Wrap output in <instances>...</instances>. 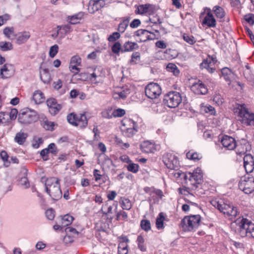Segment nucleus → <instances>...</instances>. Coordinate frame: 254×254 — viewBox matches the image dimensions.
Segmentation results:
<instances>
[{
  "label": "nucleus",
  "instance_id": "49",
  "mask_svg": "<svg viewBox=\"0 0 254 254\" xmlns=\"http://www.w3.org/2000/svg\"><path fill=\"white\" fill-rule=\"evenodd\" d=\"M3 34L7 38H10V35H14V28L13 27H5L3 31Z\"/></svg>",
  "mask_w": 254,
  "mask_h": 254
},
{
  "label": "nucleus",
  "instance_id": "57",
  "mask_svg": "<svg viewBox=\"0 0 254 254\" xmlns=\"http://www.w3.org/2000/svg\"><path fill=\"white\" fill-rule=\"evenodd\" d=\"M140 59V54L139 52H134L131 55V59L130 60V62L134 63L136 64V61H139Z\"/></svg>",
  "mask_w": 254,
  "mask_h": 254
},
{
  "label": "nucleus",
  "instance_id": "58",
  "mask_svg": "<svg viewBox=\"0 0 254 254\" xmlns=\"http://www.w3.org/2000/svg\"><path fill=\"white\" fill-rule=\"evenodd\" d=\"M244 166L247 173H251L254 169V162L251 163H249V164H244Z\"/></svg>",
  "mask_w": 254,
  "mask_h": 254
},
{
  "label": "nucleus",
  "instance_id": "12",
  "mask_svg": "<svg viewBox=\"0 0 254 254\" xmlns=\"http://www.w3.org/2000/svg\"><path fill=\"white\" fill-rule=\"evenodd\" d=\"M188 179L190 182V185L197 187L196 185L201 183L203 178V174L201 170L197 168L192 173H188Z\"/></svg>",
  "mask_w": 254,
  "mask_h": 254
},
{
  "label": "nucleus",
  "instance_id": "63",
  "mask_svg": "<svg viewBox=\"0 0 254 254\" xmlns=\"http://www.w3.org/2000/svg\"><path fill=\"white\" fill-rule=\"evenodd\" d=\"M101 114L102 117L104 118L111 119L113 117V112L111 113V111L110 110H104Z\"/></svg>",
  "mask_w": 254,
  "mask_h": 254
},
{
  "label": "nucleus",
  "instance_id": "41",
  "mask_svg": "<svg viewBox=\"0 0 254 254\" xmlns=\"http://www.w3.org/2000/svg\"><path fill=\"white\" fill-rule=\"evenodd\" d=\"M82 16V13H79L78 14L70 16V17L69 18L70 20V23L71 24H75L78 23V20L81 19Z\"/></svg>",
  "mask_w": 254,
  "mask_h": 254
},
{
  "label": "nucleus",
  "instance_id": "40",
  "mask_svg": "<svg viewBox=\"0 0 254 254\" xmlns=\"http://www.w3.org/2000/svg\"><path fill=\"white\" fill-rule=\"evenodd\" d=\"M183 39L190 45H193L196 42V40L193 36L186 33L183 35Z\"/></svg>",
  "mask_w": 254,
  "mask_h": 254
},
{
  "label": "nucleus",
  "instance_id": "47",
  "mask_svg": "<svg viewBox=\"0 0 254 254\" xmlns=\"http://www.w3.org/2000/svg\"><path fill=\"white\" fill-rule=\"evenodd\" d=\"M61 109L62 106L60 104L56 103L55 105H53V106L49 109V112L52 115H55L60 111Z\"/></svg>",
  "mask_w": 254,
  "mask_h": 254
},
{
  "label": "nucleus",
  "instance_id": "45",
  "mask_svg": "<svg viewBox=\"0 0 254 254\" xmlns=\"http://www.w3.org/2000/svg\"><path fill=\"white\" fill-rule=\"evenodd\" d=\"M187 158L190 160L197 161L200 159L199 154L196 152H192L191 151L188 152L186 154Z\"/></svg>",
  "mask_w": 254,
  "mask_h": 254
},
{
  "label": "nucleus",
  "instance_id": "56",
  "mask_svg": "<svg viewBox=\"0 0 254 254\" xmlns=\"http://www.w3.org/2000/svg\"><path fill=\"white\" fill-rule=\"evenodd\" d=\"M245 20L251 25L254 24V14L250 13L244 16Z\"/></svg>",
  "mask_w": 254,
  "mask_h": 254
},
{
  "label": "nucleus",
  "instance_id": "13",
  "mask_svg": "<svg viewBox=\"0 0 254 254\" xmlns=\"http://www.w3.org/2000/svg\"><path fill=\"white\" fill-rule=\"evenodd\" d=\"M221 142L223 147L228 150H233L236 147V140L233 137L228 135L223 136Z\"/></svg>",
  "mask_w": 254,
  "mask_h": 254
},
{
  "label": "nucleus",
  "instance_id": "38",
  "mask_svg": "<svg viewBox=\"0 0 254 254\" xmlns=\"http://www.w3.org/2000/svg\"><path fill=\"white\" fill-rule=\"evenodd\" d=\"M128 253L127 245L124 243H121L118 246V254H127Z\"/></svg>",
  "mask_w": 254,
  "mask_h": 254
},
{
  "label": "nucleus",
  "instance_id": "9",
  "mask_svg": "<svg viewBox=\"0 0 254 254\" xmlns=\"http://www.w3.org/2000/svg\"><path fill=\"white\" fill-rule=\"evenodd\" d=\"M163 162L166 167L171 170L177 171L180 167L178 158L172 153H166L163 157Z\"/></svg>",
  "mask_w": 254,
  "mask_h": 254
},
{
  "label": "nucleus",
  "instance_id": "36",
  "mask_svg": "<svg viewBox=\"0 0 254 254\" xmlns=\"http://www.w3.org/2000/svg\"><path fill=\"white\" fill-rule=\"evenodd\" d=\"M140 227L141 229L146 232L149 231L151 229L150 222L148 220H142L140 222Z\"/></svg>",
  "mask_w": 254,
  "mask_h": 254
},
{
  "label": "nucleus",
  "instance_id": "16",
  "mask_svg": "<svg viewBox=\"0 0 254 254\" xmlns=\"http://www.w3.org/2000/svg\"><path fill=\"white\" fill-rule=\"evenodd\" d=\"M105 5L104 0H90L89 3L88 9L91 11V13L98 11L102 8Z\"/></svg>",
  "mask_w": 254,
  "mask_h": 254
},
{
  "label": "nucleus",
  "instance_id": "5",
  "mask_svg": "<svg viewBox=\"0 0 254 254\" xmlns=\"http://www.w3.org/2000/svg\"><path fill=\"white\" fill-rule=\"evenodd\" d=\"M38 119L37 112L29 108L21 110L18 116L19 123L23 125L30 124Z\"/></svg>",
  "mask_w": 254,
  "mask_h": 254
},
{
  "label": "nucleus",
  "instance_id": "51",
  "mask_svg": "<svg viewBox=\"0 0 254 254\" xmlns=\"http://www.w3.org/2000/svg\"><path fill=\"white\" fill-rule=\"evenodd\" d=\"M125 114V110L121 108L116 109L113 112L114 117H123Z\"/></svg>",
  "mask_w": 254,
  "mask_h": 254
},
{
  "label": "nucleus",
  "instance_id": "35",
  "mask_svg": "<svg viewBox=\"0 0 254 254\" xmlns=\"http://www.w3.org/2000/svg\"><path fill=\"white\" fill-rule=\"evenodd\" d=\"M150 4H145L140 5L138 7V13L143 14L148 12V9L152 7Z\"/></svg>",
  "mask_w": 254,
  "mask_h": 254
},
{
  "label": "nucleus",
  "instance_id": "31",
  "mask_svg": "<svg viewBox=\"0 0 254 254\" xmlns=\"http://www.w3.org/2000/svg\"><path fill=\"white\" fill-rule=\"evenodd\" d=\"M129 18L124 19L119 25L118 30L120 33H124L128 26Z\"/></svg>",
  "mask_w": 254,
  "mask_h": 254
},
{
  "label": "nucleus",
  "instance_id": "53",
  "mask_svg": "<svg viewBox=\"0 0 254 254\" xmlns=\"http://www.w3.org/2000/svg\"><path fill=\"white\" fill-rule=\"evenodd\" d=\"M244 75L247 80L251 81L254 79V75L251 69H245L244 71Z\"/></svg>",
  "mask_w": 254,
  "mask_h": 254
},
{
  "label": "nucleus",
  "instance_id": "43",
  "mask_svg": "<svg viewBox=\"0 0 254 254\" xmlns=\"http://www.w3.org/2000/svg\"><path fill=\"white\" fill-rule=\"evenodd\" d=\"M157 39L155 34L151 32V33L148 34V35L145 36L144 37L139 38V42H145L148 40H153Z\"/></svg>",
  "mask_w": 254,
  "mask_h": 254
},
{
  "label": "nucleus",
  "instance_id": "19",
  "mask_svg": "<svg viewBox=\"0 0 254 254\" xmlns=\"http://www.w3.org/2000/svg\"><path fill=\"white\" fill-rule=\"evenodd\" d=\"M15 36L16 37V43L21 45L27 41L30 37V34L28 31H23L18 33Z\"/></svg>",
  "mask_w": 254,
  "mask_h": 254
},
{
  "label": "nucleus",
  "instance_id": "20",
  "mask_svg": "<svg viewBox=\"0 0 254 254\" xmlns=\"http://www.w3.org/2000/svg\"><path fill=\"white\" fill-rule=\"evenodd\" d=\"M138 48L139 46L136 43L128 41L126 42L122 46V53L132 51Z\"/></svg>",
  "mask_w": 254,
  "mask_h": 254
},
{
  "label": "nucleus",
  "instance_id": "60",
  "mask_svg": "<svg viewBox=\"0 0 254 254\" xmlns=\"http://www.w3.org/2000/svg\"><path fill=\"white\" fill-rule=\"evenodd\" d=\"M121 35L120 32H114L112 35H111L109 38L108 40L110 42H114L116 41L117 39H119Z\"/></svg>",
  "mask_w": 254,
  "mask_h": 254
},
{
  "label": "nucleus",
  "instance_id": "50",
  "mask_svg": "<svg viewBox=\"0 0 254 254\" xmlns=\"http://www.w3.org/2000/svg\"><path fill=\"white\" fill-rule=\"evenodd\" d=\"M0 156L4 162V165L7 167L9 165L10 162L8 161V155L7 152L4 150L1 151L0 153Z\"/></svg>",
  "mask_w": 254,
  "mask_h": 254
},
{
  "label": "nucleus",
  "instance_id": "10",
  "mask_svg": "<svg viewBox=\"0 0 254 254\" xmlns=\"http://www.w3.org/2000/svg\"><path fill=\"white\" fill-rule=\"evenodd\" d=\"M239 110V116L243 118V122L247 125L254 127V114L250 113L245 104L240 105Z\"/></svg>",
  "mask_w": 254,
  "mask_h": 254
},
{
  "label": "nucleus",
  "instance_id": "3",
  "mask_svg": "<svg viewBox=\"0 0 254 254\" xmlns=\"http://www.w3.org/2000/svg\"><path fill=\"white\" fill-rule=\"evenodd\" d=\"M250 220L246 218L239 217L231 224V228L237 235L242 237L248 236Z\"/></svg>",
  "mask_w": 254,
  "mask_h": 254
},
{
  "label": "nucleus",
  "instance_id": "2",
  "mask_svg": "<svg viewBox=\"0 0 254 254\" xmlns=\"http://www.w3.org/2000/svg\"><path fill=\"white\" fill-rule=\"evenodd\" d=\"M200 221L199 215L186 216L181 220L180 225L184 231H192L198 227Z\"/></svg>",
  "mask_w": 254,
  "mask_h": 254
},
{
  "label": "nucleus",
  "instance_id": "14",
  "mask_svg": "<svg viewBox=\"0 0 254 254\" xmlns=\"http://www.w3.org/2000/svg\"><path fill=\"white\" fill-rule=\"evenodd\" d=\"M202 24L203 25H206L208 27H215L216 26V21L210 9H208V11L202 20Z\"/></svg>",
  "mask_w": 254,
  "mask_h": 254
},
{
  "label": "nucleus",
  "instance_id": "30",
  "mask_svg": "<svg viewBox=\"0 0 254 254\" xmlns=\"http://www.w3.org/2000/svg\"><path fill=\"white\" fill-rule=\"evenodd\" d=\"M167 70L172 72L175 76H178L180 73V70L176 64L173 63H169L166 67Z\"/></svg>",
  "mask_w": 254,
  "mask_h": 254
},
{
  "label": "nucleus",
  "instance_id": "22",
  "mask_svg": "<svg viewBox=\"0 0 254 254\" xmlns=\"http://www.w3.org/2000/svg\"><path fill=\"white\" fill-rule=\"evenodd\" d=\"M98 161L99 163H101L102 165L107 167H110L113 163L112 160L104 153H101L99 155Z\"/></svg>",
  "mask_w": 254,
  "mask_h": 254
},
{
  "label": "nucleus",
  "instance_id": "39",
  "mask_svg": "<svg viewBox=\"0 0 254 254\" xmlns=\"http://www.w3.org/2000/svg\"><path fill=\"white\" fill-rule=\"evenodd\" d=\"M0 48L3 51H6L12 49V45L8 42H0Z\"/></svg>",
  "mask_w": 254,
  "mask_h": 254
},
{
  "label": "nucleus",
  "instance_id": "15",
  "mask_svg": "<svg viewBox=\"0 0 254 254\" xmlns=\"http://www.w3.org/2000/svg\"><path fill=\"white\" fill-rule=\"evenodd\" d=\"M191 90L196 94L205 95L208 92L207 87L200 80L193 84L191 86Z\"/></svg>",
  "mask_w": 254,
  "mask_h": 254
},
{
  "label": "nucleus",
  "instance_id": "48",
  "mask_svg": "<svg viewBox=\"0 0 254 254\" xmlns=\"http://www.w3.org/2000/svg\"><path fill=\"white\" fill-rule=\"evenodd\" d=\"M100 76L94 72L90 74V80L92 83L97 84L101 81Z\"/></svg>",
  "mask_w": 254,
  "mask_h": 254
},
{
  "label": "nucleus",
  "instance_id": "64",
  "mask_svg": "<svg viewBox=\"0 0 254 254\" xmlns=\"http://www.w3.org/2000/svg\"><path fill=\"white\" fill-rule=\"evenodd\" d=\"M249 228V233L248 235L254 238V223H252L250 220Z\"/></svg>",
  "mask_w": 254,
  "mask_h": 254
},
{
  "label": "nucleus",
  "instance_id": "27",
  "mask_svg": "<svg viewBox=\"0 0 254 254\" xmlns=\"http://www.w3.org/2000/svg\"><path fill=\"white\" fill-rule=\"evenodd\" d=\"M11 65L5 64L2 66V67L0 70V76L2 78H7L11 76L9 73L10 69L9 67H11Z\"/></svg>",
  "mask_w": 254,
  "mask_h": 254
},
{
  "label": "nucleus",
  "instance_id": "46",
  "mask_svg": "<svg viewBox=\"0 0 254 254\" xmlns=\"http://www.w3.org/2000/svg\"><path fill=\"white\" fill-rule=\"evenodd\" d=\"M201 110L206 113L209 114L210 115H215V114L214 108L210 105L201 107Z\"/></svg>",
  "mask_w": 254,
  "mask_h": 254
},
{
  "label": "nucleus",
  "instance_id": "28",
  "mask_svg": "<svg viewBox=\"0 0 254 254\" xmlns=\"http://www.w3.org/2000/svg\"><path fill=\"white\" fill-rule=\"evenodd\" d=\"M200 68L201 69L205 68L210 73H213L215 70V68L210 65V61L208 60L207 58L204 59L200 64Z\"/></svg>",
  "mask_w": 254,
  "mask_h": 254
},
{
  "label": "nucleus",
  "instance_id": "1",
  "mask_svg": "<svg viewBox=\"0 0 254 254\" xmlns=\"http://www.w3.org/2000/svg\"><path fill=\"white\" fill-rule=\"evenodd\" d=\"M46 192L53 200H58L62 196L60 188V180L58 178L48 179L45 184Z\"/></svg>",
  "mask_w": 254,
  "mask_h": 254
},
{
  "label": "nucleus",
  "instance_id": "59",
  "mask_svg": "<svg viewBox=\"0 0 254 254\" xmlns=\"http://www.w3.org/2000/svg\"><path fill=\"white\" fill-rule=\"evenodd\" d=\"M81 62V59L78 56H74L71 58L70 64L79 65Z\"/></svg>",
  "mask_w": 254,
  "mask_h": 254
},
{
  "label": "nucleus",
  "instance_id": "62",
  "mask_svg": "<svg viewBox=\"0 0 254 254\" xmlns=\"http://www.w3.org/2000/svg\"><path fill=\"white\" fill-rule=\"evenodd\" d=\"M45 214L47 218L49 220H52L55 217V212L52 208L48 209L46 211Z\"/></svg>",
  "mask_w": 254,
  "mask_h": 254
},
{
  "label": "nucleus",
  "instance_id": "4",
  "mask_svg": "<svg viewBox=\"0 0 254 254\" xmlns=\"http://www.w3.org/2000/svg\"><path fill=\"white\" fill-rule=\"evenodd\" d=\"M211 203L221 212L228 216L235 217L237 215V208L230 203H225L223 200H212Z\"/></svg>",
  "mask_w": 254,
  "mask_h": 254
},
{
  "label": "nucleus",
  "instance_id": "61",
  "mask_svg": "<svg viewBox=\"0 0 254 254\" xmlns=\"http://www.w3.org/2000/svg\"><path fill=\"white\" fill-rule=\"evenodd\" d=\"M249 163H254V160L251 154H248L244 157V164H249Z\"/></svg>",
  "mask_w": 254,
  "mask_h": 254
},
{
  "label": "nucleus",
  "instance_id": "52",
  "mask_svg": "<svg viewBox=\"0 0 254 254\" xmlns=\"http://www.w3.org/2000/svg\"><path fill=\"white\" fill-rule=\"evenodd\" d=\"M59 47L57 45H54L50 49L49 55L51 58H54L58 52Z\"/></svg>",
  "mask_w": 254,
  "mask_h": 254
},
{
  "label": "nucleus",
  "instance_id": "11",
  "mask_svg": "<svg viewBox=\"0 0 254 254\" xmlns=\"http://www.w3.org/2000/svg\"><path fill=\"white\" fill-rule=\"evenodd\" d=\"M146 96L150 99L157 98L161 93V89L159 84L156 83L148 84L145 88Z\"/></svg>",
  "mask_w": 254,
  "mask_h": 254
},
{
  "label": "nucleus",
  "instance_id": "24",
  "mask_svg": "<svg viewBox=\"0 0 254 254\" xmlns=\"http://www.w3.org/2000/svg\"><path fill=\"white\" fill-rule=\"evenodd\" d=\"M212 11L214 12L216 16L220 19V22L224 21L223 18L225 15V12L222 7L218 5H216L213 7Z\"/></svg>",
  "mask_w": 254,
  "mask_h": 254
},
{
  "label": "nucleus",
  "instance_id": "44",
  "mask_svg": "<svg viewBox=\"0 0 254 254\" xmlns=\"http://www.w3.org/2000/svg\"><path fill=\"white\" fill-rule=\"evenodd\" d=\"M122 46L119 42H116L112 47V52L117 55H119L120 52H122Z\"/></svg>",
  "mask_w": 254,
  "mask_h": 254
},
{
  "label": "nucleus",
  "instance_id": "21",
  "mask_svg": "<svg viewBox=\"0 0 254 254\" xmlns=\"http://www.w3.org/2000/svg\"><path fill=\"white\" fill-rule=\"evenodd\" d=\"M78 119H76V125L81 128L85 127L88 124V120L85 114H80L77 115Z\"/></svg>",
  "mask_w": 254,
  "mask_h": 254
},
{
  "label": "nucleus",
  "instance_id": "54",
  "mask_svg": "<svg viewBox=\"0 0 254 254\" xmlns=\"http://www.w3.org/2000/svg\"><path fill=\"white\" fill-rule=\"evenodd\" d=\"M127 169L130 172L136 173L138 170V165L134 163H130L127 166Z\"/></svg>",
  "mask_w": 254,
  "mask_h": 254
},
{
  "label": "nucleus",
  "instance_id": "25",
  "mask_svg": "<svg viewBox=\"0 0 254 254\" xmlns=\"http://www.w3.org/2000/svg\"><path fill=\"white\" fill-rule=\"evenodd\" d=\"M28 136L26 133L22 131L17 132L14 137V141L19 145H22L26 141Z\"/></svg>",
  "mask_w": 254,
  "mask_h": 254
},
{
  "label": "nucleus",
  "instance_id": "26",
  "mask_svg": "<svg viewBox=\"0 0 254 254\" xmlns=\"http://www.w3.org/2000/svg\"><path fill=\"white\" fill-rule=\"evenodd\" d=\"M33 99L36 104L41 103L45 100L44 94L40 90H36L33 93Z\"/></svg>",
  "mask_w": 254,
  "mask_h": 254
},
{
  "label": "nucleus",
  "instance_id": "37",
  "mask_svg": "<svg viewBox=\"0 0 254 254\" xmlns=\"http://www.w3.org/2000/svg\"><path fill=\"white\" fill-rule=\"evenodd\" d=\"M76 119H78L77 115L73 113H70L67 116L68 122L74 126H76Z\"/></svg>",
  "mask_w": 254,
  "mask_h": 254
},
{
  "label": "nucleus",
  "instance_id": "8",
  "mask_svg": "<svg viewBox=\"0 0 254 254\" xmlns=\"http://www.w3.org/2000/svg\"><path fill=\"white\" fill-rule=\"evenodd\" d=\"M182 100L180 93L172 91L165 95L163 102L169 108H176L181 103Z\"/></svg>",
  "mask_w": 254,
  "mask_h": 254
},
{
  "label": "nucleus",
  "instance_id": "42",
  "mask_svg": "<svg viewBox=\"0 0 254 254\" xmlns=\"http://www.w3.org/2000/svg\"><path fill=\"white\" fill-rule=\"evenodd\" d=\"M151 33L150 31L145 29H139L135 31L134 34V36L140 37V38L144 37L145 36L148 35V34Z\"/></svg>",
  "mask_w": 254,
  "mask_h": 254
},
{
  "label": "nucleus",
  "instance_id": "23",
  "mask_svg": "<svg viewBox=\"0 0 254 254\" xmlns=\"http://www.w3.org/2000/svg\"><path fill=\"white\" fill-rule=\"evenodd\" d=\"M221 73L224 79L228 82V84L230 85L231 79L233 77V74L232 71L227 67H224L222 69Z\"/></svg>",
  "mask_w": 254,
  "mask_h": 254
},
{
  "label": "nucleus",
  "instance_id": "33",
  "mask_svg": "<svg viewBox=\"0 0 254 254\" xmlns=\"http://www.w3.org/2000/svg\"><path fill=\"white\" fill-rule=\"evenodd\" d=\"M164 220L165 217L163 213H160L156 221V225L157 229H161L164 228Z\"/></svg>",
  "mask_w": 254,
  "mask_h": 254
},
{
  "label": "nucleus",
  "instance_id": "32",
  "mask_svg": "<svg viewBox=\"0 0 254 254\" xmlns=\"http://www.w3.org/2000/svg\"><path fill=\"white\" fill-rule=\"evenodd\" d=\"M40 78L44 83H48L50 81V76L48 69H44L40 73Z\"/></svg>",
  "mask_w": 254,
  "mask_h": 254
},
{
  "label": "nucleus",
  "instance_id": "17",
  "mask_svg": "<svg viewBox=\"0 0 254 254\" xmlns=\"http://www.w3.org/2000/svg\"><path fill=\"white\" fill-rule=\"evenodd\" d=\"M140 147L142 151L146 153H154L157 149L155 144L148 140L143 142Z\"/></svg>",
  "mask_w": 254,
  "mask_h": 254
},
{
  "label": "nucleus",
  "instance_id": "18",
  "mask_svg": "<svg viewBox=\"0 0 254 254\" xmlns=\"http://www.w3.org/2000/svg\"><path fill=\"white\" fill-rule=\"evenodd\" d=\"M28 173V170L25 167L21 168L20 174L21 176L19 183L20 186L25 189H27L30 187V184L26 177Z\"/></svg>",
  "mask_w": 254,
  "mask_h": 254
},
{
  "label": "nucleus",
  "instance_id": "29",
  "mask_svg": "<svg viewBox=\"0 0 254 254\" xmlns=\"http://www.w3.org/2000/svg\"><path fill=\"white\" fill-rule=\"evenodd\" d=\"M120 204L122 208L125 210H129L132 207L130 200L125 197H121Z\"/></svg>",
  "mask_w": 254,
  "mask_h": 254
},
{
  "label": "nucleus",
  "instance_id": "34",
  "mask_svg": "<svg viewBox=\"0 0 254 254\" xmlns=\"http://www.w3.org/2000/svg\"><path fill=\"white\" fill-rule=\"evenodd\" d=\"M73 217L68 214L65 215L62 218V224L63 227L69 225L73 220Z\"/></svg>",
  "mask_w": 254,
  "mask_h": 254
},
{
  "label": "nucleus",
  "instance_id": "6",
  "mask_svg": "<svg viewBox=\"0 0 254 254\" xmlns=\"http://www.w3.org/2000/svg\"><path fill=\"white\" fill-rule=\"evenodd\" d=\"M121 129L123 135L127 137H132L137 131L136 123L129 119L122 120Z\"/></svg>",
  "mask_w": 254,
  "mask_h": 254
},
{
  "label": "nucleus",
  "instance_id": "7",
  "mask_svg": "<svg viewBox=\"0 0 254 254\" xmlns=\"http://www.w3.org/2000/svg\"><path fill=\"white\" fill-rule=\"evenodd\" d=\"M239 188L247 194L254 191V177L250 175L242 177L239 182Z\"/></svg>",
  "mask_w": 254,
  "mask_h": 254
},
{
  "label": "nucleus",
  "instance_id": "55",
  "mask_svg": "<svg viewBox=\"0 0 254 254\" xmlns=\"http://www.w3.org/2000/svg\"><path fill=\"white\" fill-rule=\"evenodd\" d=\"M48 149V151L50 153H51L53 154L56 155L58 153V150L56 146V145L54 143H50L49 145L48 148H47Z\"/></svg>",
  "mask_w": 254,
  "mask_h": 254
}]
</instances>
